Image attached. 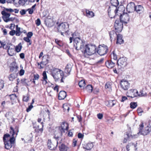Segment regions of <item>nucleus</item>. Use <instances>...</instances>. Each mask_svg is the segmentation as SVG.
I'll list each match as a JSON object with an SVG mask.
<instances>
[{
	"label": "nucleus",
	"mask_w": 151,
	"mask_h": 151,
	"mask_svg": "<svg viewBox=\"0 0 151 151\" xmlns=\"http://www.w3.org/2000/svg\"><path fill=\"white\" fill-rule=\"evenodd\" d=\"M117 41L116 44H121L124 43V40L122 39V35L120 34H117Z\"/></svg>",
	"instance_id": "22"
},
{
	"label": "nucleus",
	"mask_w": 151,
	"mask_h": 151,
	"mask_svg": "<svg viewBox=\"0 0 151 151\" xmlns=\"http://www.w3.org/2000/svg\"><path fill=\"white\" fill-rule=\"evenodd\" d=\"M137 106V103L136 102H132L130 104V107L131 108L134 109Z\"/></svg>",
	"instance_id": "39"
},
{
	"label": "nucleus",
	"mask_w": 151,
	"mask_h": 151,
	"mask_svg": "<svg viewBox=\"0 0 151 151\" xmlns=\"http://www.w3.org/2000/svg\"><path fill=\"white\" fill-rule=\"evenodd\" d=\"M137 111L139 115L141 116L142 115V113L143 112V111L142 109L140 108L139 107L137 110Z\"/></svg>",
	"instance_id": "48"
},
{
	"label": "nucleus",
	"mask_w": 151,
	"mask_h": 151,
	"mask_svg": "<svg viewBox=\"0 0 151 151\" xmlns=\"http://www.w3.org/2000/svg\"><path fill=\"white\" fill-rule=\"evenodd\" d=\"M41 124L42 125V127L41 128H40L39 126H37V127H36L35 126H33V128H35V131L36 132L39 133L40 132V133H42L43 131V123L42 122L41 123Z\"/></svg>",
	"instance_id": "26"
},
{
	"label": "nucleus",
	"mask_w": 151,
	"mask_h": 151,
	"mask_svg": "<svg viewBox=\"0 0 151 151\" xmlns=\"http://www.w3.org/2000/svg\"><path fill=\"white\" fill-rule=\"evenodd\" d=\"M26 11H27V10H25L24 9H22L20 11V13L21 15H23L26 14Z\"/></svg>",
	"instance_id": "60"
},
{
	"label": "nucleus",
	"mask_w": 151,
	"mask_h": 151,
	"mask_svg": "<svg viewBox=\"0 0 151 151\" xmlns=\"http://www.w3.org/2000/svg\"><path fill=\"white\" fill-rule=\"evenodd\" d=\"M22 46L21 43H19L17 46L15 48V50L17 52H18L20 51L22 48Z\"/></svg>",
	"instance_id": "33"
},
{
	"label": "nucleus",
	"mask_w": 151,
	"mask_h": 151,
	"mask_svg": "<svg viewBox=\"0 0 151 151\" xmlns=\"http://www.w3.org/2000/svg\"><path fill=\"white\" fill-rule=\"evenodd\" d=\"M24 73V70L23 69H21L20 70L19 75L20 76H23Z\"/></svg>",
	"instance_id": "63"
},
{
	"label": "nucleus",
	"mask_w": 151,
	"mask_h": 151,
	"mask_svg": "<svg viewBox=\"0 0 151 151\" xmlns=\"http://www.w3.org/2000/svg\"><path fill=\"white\" fill-rule=\"evenodd\" d=\"M72 35V37H70V38H69L70 43H72V41H73H73H74V40L76 38V37L75 36L76 35H75V33H74Z\"/></svg>",
	"instance_id": "43"
},
{
	"label": "nucleus",
	"mask_w": 151,
	"mask_h": 151,
	"mask_svg": "<svg viewBox=\"0 0 151 151\" xmlns=\"http://www.w3.org/2000/svg\"><path fill=\"white\" fill-rule=\"evenodd\" d=\"M132 90H134V89H131L127 92V96L130 97V96L132 94H133V93H134V92Z\"/></svg>",
	"instance_id": "42"
},
{
	"label": "nucleus",
	"mask_w": 151,
	"mask_h": 151,
	"mask_svg": "<svg viewBox=\"0 0 151 151\" xmlns=\"http://www.w3.org/2000/svg\"><path fill=\"white\" fill-rule=\"evenodd\" d=\"M33 107V106L32 105H30L28 107L26 111L27 112H29L32 109V108Z\"/></svg>",
	"instance_id": "56"
},
{
	"label": "nucleus",
	"mask_w": 151,
	"mask_h": 151,
	"mask_svg": "<svg viewBox=\"0 0 151 151\" xmlns=\"http://www.w3.org/2000/svg\"><path fill=\"white\" fill-rule=\"evenodd\" d=\"M4 86L3 81L2 80L0 81V89L3 88Z\"/></svg>",
	"instance_id": "61"
},
{
	"label": "nucleus",
	"mask_w": 151,
	"mask_h": 151,
	"mask_svg": "<svg viewBox=\"0 0 151 151\" xmlns=\"http://www.w3.org/2000/svg\"><path fill=\"white\" fill-rule=\"evenodd\" d=\"M78 137L79 138L82 139L83 138L84 135L83 134H82V133H79L78 134Z\"/></svg>",
	"instance_id": "58"
},
{
	"label": "nucleus",
	"mask_w": 151,
	"mask_h": 151,
	"mask_svg": "<svg viewBox=\"0 0 151 151\" xmlns=\"http://www.w3.org/2000/svg\"><path fill=\"white\" fill-rule=\"evenodd\" d=\"M72 68V65L68 63L65 67V71L69 74Z\"/></svg>",
	"instance_id": "27"
},
{
	"label": "nucleus",
	"mask_w": 151,
	"mask_h": 151,
	"mask_svg": "<svg viewBox=\"0 0 151 151\" xmlns=\"http://www.w3.org/2000/svg\"><path fill=\"white\" fill-rule=\"evenodd\" d=\"M105 88L106 89H109V90L111 89V86L109 83L107 82L105 85Z\"/></svg>",
	"instance_id": "47"
},
{
	"label": "nucleus",
	"mask_w": 151,
	"mask_h": 151,
	"mask_svg": "<svg viewBox=\"0 0 151 151\" xmlns=\"http://www.w3.org/2000/svg\"><path fill=\"white\" fill-rule=\"evenodd\" d=\"M55 42L60 47L62 46L63 45L62 42L60 40H58L57 39H55Z\"/></svg>",
	"instance_id": "41"
},
{
	"label": "nucleus",
	"mask_w": 151,
	"mask_h": 151,
	"mask_svg": "<svg viewBox=\"0 0 151 151\" xmlns=\"http://www.w3.org/2000/svg\"><path fill=\"white\" fill-rule=\"evenodd\" d=\"M35 23L36 25L37 26H39L41 24V21L40 19H37L35 21Z\"/></svg>",
	"instance_id": "52"
},
{
	"label": "nucleus",
	"mask_w": 151,
	"mask_h": 151,
	"mask_svg": "<svg viewBox=\"0 0 151 151\" xmlns=\"http://www.w3.org/2000/svg\"><path fill=\"white\" fill-rule=\"evenodd\" d=\"M43 76V83L44 84H46L47 83V77L46 72L45 71L43 72L42 73Z\"/></svg>",
	"instance_id": "28"
},
{
	"label": "nucleus",
	"mask_w": 151,
	"mask_h": 151,
	"mask_svg": "<svg viewBox=\"0 0 151 151\" xmlns=\"http://www.w3.org/2000/svg\"><path fill=\"white\" fill-rule=\"evenodd\" d=\"M57 29L58 32H65V34L67 35L69 30V25L67 23L62 22L58 25Z\"/></svg>",
	"instance_id": "4"
},
{
	"label": "nucleus",
	"mask_w": 151,
	"mask_h": 151,
	"mask_svg": "<svg viewBox=\"0 0 151 151\" xmlns=\"http://www.w3.org/2000/svg\"><path fill=\"white\" fill-rule=\"evenodd\" d=\"M17 99L16 95L15 94H10V99L12 100H14Z\"/></svg>",
	"instance_id": "45"
},
{
	"label": "nucleus",
	"mask_w": 151,
	"mask_h": 151,
	"mask_svg": "<svg viewBox=\"0 0 151 151\" xmlns=\"http://www.w3.org/2000/svg\"><path fill=\"white\" fill-rule=\"evenodd\" d=\"M32 35L33 33L32 32H29L27 35V37L30 38Z\"/></svg>",
	"instance_id": "59"
},
{
	"label": "nucleus",
	"mask_w": 151,
	"mask_h": 151,
	"mask_svg": "<svg viewBox=\"0 0 151 151\" xmlns=\"http://www.w3.org/2000/svg\"><path fill=\"white\" fill-rule=\"evenodd\" d=\"M111 57L112 58H113L114 60H117V55L114 51H113L112 53L111 54Z\"/></svg>",
	"instance_id": "36"
},
{
	"label": "nucleus",
	"mask_w": 151,
	"mask_h": 151,
	"mask_svg": "<svg viewBox=\"0 0 151 151\" xmlns=\"http://www.w3.org/2000/svg\"><path fill=\"white\" fill-rule=\"evenodd\" d=\"M10 129L12 131H10V135L12 134L11 137H10V144L11 145L10 148H11L14 145L15 143V138L17 137V133L14 132L12 127H10Z\"/></svg>",
	"instance_id": "9"
},
{
	"label": "nucleus",
	"mask_w": 151,
	"mask_h": 151,
	"mask_svg": "<svg viewBox=\"0 0 151 151\" xmlns=\"http://www.w3.org/2000/svg\"><path fill=\"white\" fill-rule=\"evenodd\" d=\"M48 63V60L47 59L44 58V56L42 57V60L40 63H37L38 65H40L41 64H43L44 65H46Z\"/></svg>",
	"instance_id": "32"
},
{
	"label": "nucleus",
	"mask_w": 151,
	"mask_h": 151,
	"mask_svg": "<svg viewBox=\"0 0 151 151\" xmlns=\"http://www.w3.org/2000/svg\"><path fill=\"white\" fill-rule=\"evenodd\" d=\"M93 92L95 94H97L99 92V89L98 88L96 87L94 89H93Z\"/></svg>",
	"instance_id": "50"
},
{
	"label": "nucleus",
	"mask_w": 151,
	"mask_h": 151,
	"mask_svg": "<svg viewBox=\"0 0 151 151\" xmlns=\"http://www.w3.org/2000/svg\"><path fill=\"white\" fill-rule=\"evenodd\" d=\"M106 66L109 68H111L114 67L115 65V63L112 62L111 60H108L105 63Z\"/></svg>",
	"instance_id": "23"
},
{
	"label": "nucleus",
	"mask_w": 151,
	"mask_h": 151,
	"mask_svg": "<svg viewBox=\"0 0 151 151\" xmlns=\"http://www.w3.org/2000/svg\"><path fill=\"white\" fill-rule=\"evenodd\" d=\"M119 19L116 20L115 22L114 27L115 31L117 32H121L123 28V24Z\"/></svg>",
	"instance_id": "7"
},
{
	"label": "nucleus",
	"mask_w": 151,
	"mask_h": 151,
	"mask_svg": "<svg viewBox=\"0 0 151 151\" xmlns=\"http://www.w3.org/2000/svg\"><path fill=\"white\" fill-rule=\"evenodd\" d=\"M109 34L111 39V38H113V37H114L115 35V36H116L117 35V34L113 31L109 32Z\"/></svg>",
	"instance_id": "38"
},
{
	"label": "nucleus",
	"mask_w": 151,
	"mask_h": 151,
	"mask_svg": "<svg viewBox=\"0 0 151 151\" xmlns=\"http://www.w3.org/2000/svg\"><path fill=\"white\" fill-rule=\"evenodd\" d=\"M108 50L107 47L104 45H99L97 50V53L100 55H103L106 54Z\"/></svg>",
	"instance_id": "8"
},
{
	"label": "nucleus",
	"mask_w": 151,
	"mask_h": 151,
	"mask_svg": "<svg viewBox=\"0 0 151 151\" xmlns=\"http://www.w3.org/2000/svg\"><path fill=\"white\" fill-rule=\"evenodd\" d=\"M93 143L89 142L86 145H83V148L87 150H90L93 147Z\"/></svg>",
	"instance_id": "20"
},
{
	"label": "nucleus",
	"mask_w": 151,
	"mask_h": 151,
	"mask_svg": "<svg viewBox=\"0 0 151 151\" xmlns=\"http://www.w3.org/2000/svg\"><path fill=\"white\" fill-rule=\"evenodd\" d=\"M3 15L2 18L6 22H8L9 21V13L6 12L5 11H3L1 13Z\"/></svg>",
	"instance_id": "17"
},
{
	"label": "nucleus",
	"mask_w": 151,
	"mask_h": 151,
	"mask_svg": "<svg viewBox=\"0 0 151 151\" xmlns=\"http://www.w3.org/2000/svg\"><path fill=\"white\" fill-rule=\"evenodd\" d=\"M29 38L28 37H24V40L25 41H26L27 42H30V40L29 39Z\"/></svg>",
	"instance_id": "64"
},
{
	"label": "nucleus",
	"mask_w": 151,
	"mask_h": 151,
	"mask_svg": "<svg viewBox=\"0 0 151 151\" xmlns=\"http://www.w3.org/2000/svg\"><path fill=\"white\" fill-rule=\"evenodd\" d=\"M59 150L60 151H67L68 148L65 145L62 144L59 147Z\"/></svg>",
	"instance_id": "30"
},
{
	"label": "nucleus",
	"mask_w": 151,
	"mask_h": 151,
	"mask_svg": "<svg viewBox=\"0 0 151 151\" xmlns=\"http://www.w3.org/2000/svg\"><path fill=\"white\" fill-rule=\"evenodd\" d=\"M3 47L4 49H7V52L8 54L9 55V46L8 44L6 45V44H4L3 42L0 41V48Z\"/></svg>",
	"instance_id": "25"
},
{
	"label": "nucleus",
	"mask_w": 151,
	"mask_h": 151,
	"mask_svg": "<svg viewBox=\"0 0 151 151\" xmlns=\"http://www.w3.org/2000/svg\"><path fill=\"white\" fill-rule=\"evenodd\" d=\"M146 93H144L143 91L142 90H141L139 92V96H144L146 95Z\"/></svg>",
	"instance_id": "51"
},
{
	"label": "nucleus",
	"mask_w": 151,
	"mask_h": 151,
	"mask_svg": "<svg viewBox=\"0 0 151 151\" xmlns=\"http://www.w3.org/2000/svg\"><path fill=\"white\" fill-rule=\"evenodd\" d=\"M20 27H19L18 25H16V35L17 36H19L20 35Z\"/></svg>",
	"instance_id": "37"
},
{
	"label": "nucleus",
	"mask_w": 151,
	"mask_h": 151,
	"mask_svg": "<svg viewBox=\"0 0 151 151\" xmlns=\"http://www.w3.org/2000/svg\"><path fill=\"white\" fill-rule=\"evenodd\" d=\"M127 59L126 57L120 58L117 61V64L118 66L124 68L127 64Z\"/></svg>",
	"instance_id": "11"
},
{
	"label": "nucleus",
	"mask_w": 151,
	"mask_h": 151,
	"mask_svg": "<svg viewBox=\"0 0 151 151\" xmlns=\"http://www.w3.org/2000/svg\"><path fill=\"white\" fill-rule=\"evenodd\" d=\"M126 135L127 136V138H129L130 137H132V135L131 132L130 131L127 132L126 133Z\"/></svg>",
	"instance_id": "49"
},
{
	"label": "nucleus",
	"mask_w": 151,
	"mask_h": 151,
	"mask_svg": "<svg viewBox=\"0 0 151 151\" xmlns=\"http://www.w3.org/2000/svg\"><path fill=\"white\" fill-rule=\"evenodd\" d=\"M52 75L54 78L58 79L63 75V72L58 69L55 68L52 73Z\"/></svg>",
	"instance_id": "6"
},
{
	"label": "nucleus",
	"mask_w": 151,
	"mask_h": 151,
	"mask_svg": "<svg viewBox=\"0 0 151 151\" xmlns=\"http://www.w3.org/2000/svg\"><path fill=\"white\" fill-rule=\"evenodd\" d=\"M84 56L88 58L89 56L93 55L96 51V47L95 45H85L81 51Z\"/></svg>",
	"instance_id": "1"
},
{
	"label": "nucleus",
	"mask_w": 151,
	"mask_h": 151,
	"mask_svg": "<svg viewBox=\"0 0 151 151\" xmlns=\"http://www.w3.org/2000/svg\"><path fill=\"white\" fill-rule=\"evenodd\" d=\"M34 80H38L39 78V76L38 74H37L34 75Z\"/></svg>",
	"instance_id": "53"
},
{
	"label": "nucleus",
	"mask_w": 151,
	"mask_h": 151,
	"mask_svg": "<svg viewBox=\"0 0 151 151\" xmlns=\"http://www.w3.org/2000/svg\"><path fill=\"white\" fill-rule=\"evenodd\" d=\"M13 72L14 73L13 74L10 75V78H12V80L16 78L18 73V72Z\"/></svg>",
	"instance_id": "40"
},
{
	"label": "nucleus",
	"mask_w": 151,
	"mask_h": 151,
	"mask_svg": "<svg viewBox=\"0 0 151 151\" xmlns=\"http://www.w3.org/2000/svg\"><path fill=\"white\" fill-rule=\"evenodd\" d=\"M27 0H19L18 1L19 4L21 5H24L27 2Z\"/></svg>",
	"instance_id": "44"
},
{
	"label": "nucleus",
	"mask_w": 151,
	"mask_h": 151,
	"mask_svg": "<svg viewBox=\"0 0 151 151\" xmlns=\"http://www.w3.org/2000/svg\"><path fill=\"white\" fill-rule=\"evenodd\" d=\"M135 6V4L134 3H130L127 6V9L129 12H132L134 10Z\"/></svg>",
	"instance_id": "18"
},
{
	"label": "nucleus",
	"mask_w": 151,
	"mask_h": 151,
	"mask_svg": "<svg viewBox=\"0 0 151 151\" xmlns=\"http://www.w3.org/2000/svg\"><path fill=\"white\" fill-rule=\"evenodd\" d=\"M130 16L127 13H124L119 16V19L122 22L127 23L129 21Z\"/></svg>",
	"instance_id": "12"
},
{
	"label": "nucleus",
	"mask_w": 151,
	"mask_h": 151,
	"mask_svg": "<svg viewBox=\"0 0 151 151\" xmlns=\"http://www.w3.org/2000/svg\"><path fill=\"white\" fill-rule=\"evenodd\" d=\"M111 3L112 5V6H110L108 9V14L110 16L111 12H113L116 15L118 11L116 6L119 4L118 0H111Z\"/></svg>",
	"instance_id": "3"
},
{
	"label": "nucleus",
	"mask_w": 151,
	"mask_h": 151,
	"mask_svg": "<svg viewBox=\"0 0 151 151\" xmlns=\"http://www.w3.org/2000/svg\"><path fill=\"white\" fill-rule=\"evenodd\" d=\"M47 145L48 148L51 150H55L58 145L57 144L56 146L54 145L53 144H52L51 140L50 139H48Z\"/></svg>",
	"instance_id": "19"
},
{
	"label": "nucleus",
	"mask_w": 151,
	"mask_h": 151,
	"mask_svg": "<svg viewBox=\"0 0 151 151\" xmlns=\"http://www.w3.org/2000/svg\"><path fill=\"white\" fill-rule=\"evenodd\" d=\"M29 99L28 96H23V100L24 101L27 102L28 101Z\"/></svg>",
	"instance_id": "57"
},
{
	"label": "nucleus",
	"mask_w": 151,
	"mask_h": 151,
	"mask_svg": "<svg viewBox=\"0 0 151 151\" xmlns=\"http://www.w3.org/2000/svg\"><path fill=\"white\" fill-rule=\"evenodd\" d=\"M63 108L65 109V111L66 109L68 111L69 110V107L66 105L64 104L63 105Z\"/></svg>",
	"instance_id": "55"
},
{
	"label": "nucleus",
	"mask_w": 151,
	"mask_h": 151,
	"mask_svg": "<svg viewBox=\"0 0 151 151\" xmlns=\"http://www.w3.org/2000/svg\"><path fill=\"white\" fill-rule=\"evenodd\" d=\"M78 85L80 87H84L85 85V82L84 80H81L78 83Z\"/></svg>",
	"instance_id": "35"
},
{
	"label": "nucleus",
	"mask_w": 151,
	"mask_h": 151,
	"mask_svg": "<svg viewBox=\"0 0 151 151\" xmlns=\"http://www.w3.org/2000/svg\"><path fill=\"white\" fill-rule=\"evenodd\" d=\"M143 9V7L141 5H137L135 6L134 10L138 13H140Z\"/></svg>",
	"instance_id": "29"
},
{
	"label": "nucleus",
	"mask_w": 151,
	"mask_h": 151,
	"mask_svg": "<svg viewBox=\"0 0 151 151\" xmlns=\"http://www.w3.org/2000/svg\"><path fill=\"white\" fill-rule=\"evenodd\" d=\"M86 89H87V91L89 93L92 92L93 90L92 86L91 85H88L86 87Z\"/></svg>",
	"instance_id": "34"
},
{
	"label": "nucleus",
	"mask_w": 151,
	"mask_h": 151,
	"mask_svg": "<svg viewBox=\"0 0 151 151\" xmlns=\"http://www.w3.org/2000/svg\"><path fill=\"white\" fill-rule=\"evenodd\" d=\"M86 13V16L90 18L93 17L94 16V13L92 11H90L86 9L85 10Z\"/></svg>",
	"instance_id": "24"
},
{
	"label": "nucleus",
	"mask_w": 151,
	"mask_h": 151,
	"mask_svg": "<svg viewBox=\"0 0 151 151\" xmlns=\"http://www.w3.org/2000/svg\"><path fill=\"white\" fill-rule=\"evenodd\" d=\"M45 25L48 27H51L54 25V23L53 20L50 18H47L45 20Z\"/></svg>",
	"instance_id": "16"
},
{
	"label": "nucleus",
	"mask_w": 151,
	"mask_h": 151,
	"mask_svg": "<svg viewBox=\"0 0 151 151\" xmlns=\"http://www.w3.org/2000/svg\"><path fill=\"white\" fill-rule=\"evenodd\" d=\"M66 96V93L64 91H60L58 94V99L61 100L64 99Z\"/></svg>",
	"instance_id": "21"
},
{
	"label": "nucleus",
	"mask_w": 151,
	"mask_h": 151,
	"mask_svg": "<svg viewBox=\"0 0 151 151\" xmlns=\"http://www.w3.org/2000/svg\"><path fill=\"white\" fill-rule=\"evenodd\" d=\"M60 127L63 128L65 129L66 130H67L68 129V124L65 122H63L61 125V126Z\"/></svg>",
	"instance_id": "31"
},
{
	"label": "nucleus",
	"mask_w": 151,
	"mask_h": 151,
	"mask_svg": "<svg viewBox=\"0 0 151 151\" xmlns=\"http://www.w3.org/2000/svg\"><path fill=\"white\" fill-rule=\"evenodd\" d=\"M121 88L124 90H127L130 86L129 83L128 82L123 80L121 81Z\"/></svg>",
	"instance_id": "14"
},
{
	"label": "nucleus",
	"mask_w": 151,
	"mask_h": 151,
	"mask_svg": "<svg viewBox=\"0 0 151 151\" xmlns=\"http://www.w3.org/2000/svg\"><path fill=\"white\" fill-rule=\"evenodd\" d=\"M10 25H11L10 26V29L12 30L14 29L15 26L14 24L13 23H11Z\"/></svg>",
	"instance_id": "62"
},
{
	"label": "nucleus",
	"mask_w": 151,
	"mask_h": 151,
	"mask_svg": "<svg viewBox=\"0 0 151 151\" xmlns=\"http://www.w3.org/2000/svg\"><path fill=\"white\" fill-rule=\"evenodd\" d=\"M85 41L80 38L76 37L74 40V47L77 50H82L84 47Z\"/></svg>",
	"instance_id": "2"
},
{
	"label": "nucleus",
	"mask_w": 151,
	"mask_h": 151,
	"mask_svg": "<svg viewBox=\"0 0 151 151\" xmlns=\"http://www.w3.org/2000/svg\"><path fill=\"white\" fill-rule=\"evenodd\" d=\"M18 67L15 60L13 61L11 64L10 66V71L12 72H17Z\"/></svg>",
	"instance_id": "15"
},
{
	"label": "nucleus",
	"mask_w": 151,
	"mask_h": 151,
	"mask_svg": "<svg viewBox=\"0 0 151 151\" xmlns=\"http://www.w3.org/2000/svg\"><path fill=\"white\" fill-rule=\"evenodd\" d=\"M103 115L102 114L99 113L97 114L98 118L99 119H101L103 117Z\"/></svg>",
	"instance_id": "54"
},
{
	"label": "nucleus",
	"mask_w": 151,
	"mask_h": 151,
	"mask_svg": "<svg viewBox=\"0 0 151 151\" xmlns=\"http://www.w3.org/2000/svg\"><path fill=\"white\" fill-rule=\"evenodd\" d=\"M137 143L134 144L132 142L129 143L126 146V150L127 151H135L137 148Z\"/></svg>",
	"instance_id": "13"
},
{
	"label": "nucleus",
	"mask_w": 151,
	"mask_h": 151,
	"mask_svg": "<svg viewBox=\"0 0 151 151\" xmlns=\"http://www.w3.org/2000/svg\"><path fill=\"white\" fill-rule=\"evenodd\" d=\"M65 129L61 127H59V130L60 132V135L62 136L63 133L65 132Z\"/></svg>",
	"instance_id": "46"
},
{
	"label": "nucleus",
	"mask_w": 151,
	"mask_h": 151,
	"mask_svg": "<svg viewBox=\"0 0 151 151\" xmlns=\"http://www.w3.org/2000/svg\"><path fill=\"white\" fill-rule=\"evenodd\" d=\"M139 131L138 134H140L144 136H145L149 134L151 132V127L147 126L145 127L144 129L142 130L144 127L143 123L142 122L139 125Z\"/></svg>",
	"instance_id": "5"
},
{
	"label": "nucleus",
	"mask_w": 151,
	"mask_h": 151,
	"mask_svg": "<svg viewBox=\"0 0 151 151\" xmlns=\"http://www.w3.org/2000/svg\"><path fill=\"white\" fill-rule=\"evenodd\" d=\"M3 140L5 149L9 150V134H6L4 135Z\"/></svg>",
	"instance_id": "10"
}]
</instances>
